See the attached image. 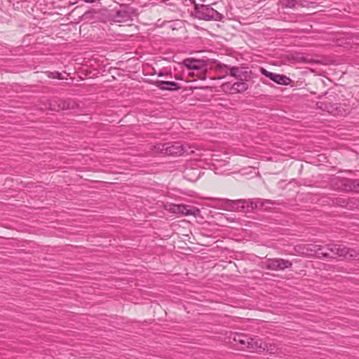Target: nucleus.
I'll list each match as a JSON object with an SVG mask.
<instances>
[{
  "mask_svg": "<svg viewBox=\"0 0 359 359\" xmlns=\"http://www.w3.org/2000/svg\"><path fill=\"white\" fill-rule=\"evenodd\" d=\"M230 339H232L235 342V346L241 350L261 353L267 348L266 342L261 339H255L244 334L232 333Z\"/></svg>",
  "mask_w": 359,
  "mask_h": 359,
  "instance_id": "obj_1",
  "label": "nucleus"
},
{
  "mask_svg": "<svg viewBox=\"0 0 359 359\" xmlns=\"http://www.w3.org/2000/svg\"><path fill=\"white\" fill-rule=\"evenodd\" d=\"M225 203L224 210H238V205L241 204V208L242 209L247 208L248 210H252L255 208H260L264 210H267L269 208L268 205L272 204V203L269 200H262L260 198H255L252 200H225L224 201Z\"/></svg>",
  "mask_w": 359,
  "mask_h": 359,
  "instance_id": "obj_2",
  "label": "nucleus"
},
{
  "mask_svg": "<svg viewBox=\"0 0 359 359\" xmlns=\"http://www.w3.org/2000/svg\"><path fill=\"white\" fill-rule=\"evenodd\" d=\"M194 15L195 18L206 21H221L224 18L223 15L214 9L211 5L199 4H194Z\"/></svg>",
  "mask_w": 359,
  "mask_h": 359,
  "instance_id": "obj_3",
  "label": "nucleus"
},
{
  "mask_svg": "<svg viewBox=\"0 0 359 359\" xmlns=\"http://www.w3.org/2000/svg\"><path fill=\"white\" fill-rule=\"evenodd\" d=\"M217 68L219 72L229 74L241 81H245L250 78L248 68L245 67H231L229 65L219 63L217 65Z\"/></svg>",
  "mask_w": 359,
  "mask_h": 359,
  "instance_id": "obj_4",
  "label": "nucleus"
},
{
  "mask_svg": "<svg viewBox=\"0 0 359 359\" xmlns=\"http://www.w3.org/2000/svg\"><path fill=\"white\" fill-rule=\"evenodd\" d=\"M164 208L169 212L177 215L197 217L201 214V210L198 208L184 204L166 203Z\"/></svg>",
  "mask_w": 359,
  "mask_h": 359,
  "instance_id": "obj_5",
  "label": "nucleus"
},
{
  "mask_svg": "<svg viewBox=\"0 0 359 359\" xmlns=\"http://www.w3.org/2000/svg\"><path fill=\"white\" fill-rule=\"evenodd\" d=\"M329 252L331 256L329 258H334L336 257H343L346 259H355L358 254L354 250L347 248L342 245L334 243L328 244Z\"/></svg>",
  "mask_w": 359,
  "mask_h": 359,
  "instance_id": "obj_6",
  "label": "nucleus"
},
{
  "mask_svg": "<svg viewBox=\"0 0 359 359\" xmlns=\"http://www.w3.org/2000/svg\"><path fill=\"white\" fill-rule=\"evenodd\" d=\"M190 147L188 145H182L180 142H166L165 155L170 156H181L184 154H191L194 151L193 150L189 151Z\"/></svg>",
  "mask_w": 359,
  "mask_h": 359,
  "instance_id": "obj_7",
  "label": "nucleus"
},
{
  "mask_svg": "<svg viewBox=\"0 0 359 359\" xmlns=\"http://www.w3.org/2000/svg\"><path fill=\"white\" fill-rule=\"evenodd\" d=\"M316 104L318 108L333 116H343L346 114V111L338 104H333L328 101H323L317 102Z\"/></svg>",
  "mask_w": 359,
  "mask_h": 359,
  "instance_id": "obj_8",
  "label": "nucleus"
},
{
  "mask_svg": "<svg viewBox=\"0 0 359 359\" xmlns=\"http://www.w3.org/2000/svg\"><path fill=\"white\" fill-rule=\"evenodd\" d=\"M292 262L281 258L269 259L265 262V268L272 271H282L291 267Z\"/></svg>",
  "mask_w": 359,
  "mask_h": 359,
  "instance_id": "obj_9",
  "label": "nucleus"
},
{
  "mask_svg": "<svg viewBox=\"0 0 359 359\" xmlns=\"http://www.w3.org/2000/svg\"><path fill=\"white\" fill-rule=\"evenodd\" d=\"M50 107L52 110L55 111H59L60 109H77L79 107V104L75 101L72 100H63L57 98L53 100V102L50 104Z\"/></svg>",
  "mask_w": 359,
  "mask_h": 359,
  "instance_id": "obj_10",
  "label": "nucleus"
},
{
  "mask_svg": "<svg viewBox=\"0 0 359 359\" xmlns=\"http://www.w3.org/2000/svg\"><path fill=\"white\" fill-rule=\"evenodd\" d=\"M307 251H310L309 255L315 254L318 257L329 258L331 255L329 252L328 245H320L316 244H309L304 246Z\"/></svg>",
  "mask_w": 359,
  "mask_h": 359,
  "instance_id": "obj_11",
  "label": "nucleus"
},
{
  "mask_svg": "<svg viewBox=\"0 0 359 359\" xmlns=\"http://www.w3.org/2000/svg\"><path fill=\"white\" fill-rule=\"evenodd\" d=\"M260 72L263 75L266 76V77H268L269 79H270L271 80H272L273 81L278 84L287 86L289 85L291 82V79L289 77L285 75L277 74L273 72H270L263 67L260 69Z\"/></svg>",
  "mask_w": 359,
  "mask_h": 359,
  "instance_id": "obj_12",
  "label": "nucleus"
},
{
  "mask_svg": "<svg viewBox=\"0 0 359 359\" xmlns=\"http://www.w3.org/2000/svg\"><path fill=\"white\" fill-rule=\"evenodd\" d=\"M153 85L161 90L177 91L181 87L175 81L157 80L153 82Z\"/></svg>",
  "mask_w": 359,
  "mask_h": 359,
  "instance_id": "obj_13",
  "label": "nucleus"
},
{
  "mask_svg": "<svg viewBox=\"0 0 359 359\" xmlns=\"http://www.w3.org/2000/svg\"><path fill=\"white\" fill-rule=\"evenodd\" d=\"M279 4L282 8H295L297 6L299 7H308V2H303L302 1L297 0H279Z\"/></svg>",
  "mask_w": 359,
  "mask_h": 359,
  "instance_id": "obj_14",
  "label": "nucleus"
},
{
  "mask_svg": "<svg viewBox=\"0 0 359 359\" xmlns=\"http://www.w3.org/2000/svg\"><path fill=\"white\" fill-rule=\"evenodd\" d=\"M341 183V189L346 191L359 193V181H338Z\"/></svg>",
  "mask_w": 359,
  "mask_h": 359,
  "instance_id": "obj_15",
  "label": "nucleus"
},
{
  "mask_svg": "<svg viewBox=\"0 0 359 359\" xmlns=\"http://www.w3.org/2000/svg\"><path fill=\"white\" fill-rule=\"evenodd\" d=\"M184 65L189 69H200L205 66V63L203 60H198L194 59H187L184 61Z\"/></svg>",
  "mask_w": 359,
  "mask_h": 359,
  "instance_id": "obj_16",
  "label": "nucleus"
},
{
  "mask_svg": "<svg viewBox=\"0 0 359 359\" xmlns=\"http://www.w3.org/2000/svg\"><path fill=\"white\" fill-rule=\"evenodd\" d=\"M248 89V85L243 81L234 83L231 88L233 93H243Z\"/></svg>",
  "mask_w": 359,
  "mask_h": 359,
  "instance_id": "obj_17",
  "label": "nucleus"
},
{
  "mask_svg": "<svg viewBox=\"0 0 359 359\" xmlns=\"http://www.w3.org/2000/svg\"><path fill=\"white\" fill-rule=\"evenodd\" d=\"M115 18L118 22H125L130 18V13L126 9L116 11Z\"/></svg>",
  "mask_w": 359,
  "mask_h": 359,
  "instance_id": "obj_18",
  "label": "nucleus"
},
{
  "mask_svg": "<svg viewBox=\"0 0 359 359\" xmlns=\"http://www.w3.org/2000/svg\"><path fill=\"white\" fill-rule=\"evenodd\" d=\"M151 150L157 154H164L165 151V143H158L151 147Z\"/></svg>",
  "mask_w": 359,
  "mask_h": 359,
  "instance_id": "obj_19",
  "label": "nucleus"
},
{
  "mask_svg": "<svg viewBox=\"0 0 359 359\" xmlns=\"http://www.w3.org/2000/svg\"><path fill=\"white\" fill-rule=\"evenodd\" d=\"M47 75L49 78L60 79V76H61V73L57 72H47Z\"/></svg>",
  "mask_w": 359,
  "mask_h": 359,
  "instance_id": "obj_20",
  "label": "nucleus"
},
{
  "mask_svg": "<svg viewBox=\"0 0 359 359\" xmlns=\"http://www.w3.org/2000/svg\"><path fill=\"white\" fill-rule=\"evenodd\" d=\"M164 75H165V74H164L163 72H159L158 73V76H164Z\"/></svg>",
  "mask_w": 359,
  "mask_h": 359,
  "instance_id": "obj_21",
  "label": "nucleus"
},
{
  "mask_svg": "<svg viewBox=\"0 0 359 359\" xmlns=\"http://www.w3.org/2000/svg\"><path fill=\"white\" fill-rule=\"evenodd\" d=\"M211 200H213V201H218L219 200V198H211Z\"/></svg>",
  "mask_w": 359,
  "mask_h": 359,
  "instance_id": "obj_22",
  "label": "nucleus"
}]
</instances>
